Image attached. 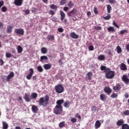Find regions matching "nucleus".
Returning a JSON list of instances; mask_svg holds the SVG:
<instances>
[{
	"instance_id": "nucleus-1",
	"label": "nucleus",
	"mask_w": 129,
	"mask_h": 129,
	"mask_svg": "<svg viewBox=\"0 0 129 129\" xmlns=\"http://www.w3.org/2000/svg\"><path fill=\"white\" fill-rule=\"evenodd\" d=\"M49 99H50L49 95H46L44 98L41 97L38 100L39 105L40 106L42 105L43 107H46L48 105V103H49Z\"/></svg>"
},
{
	"instance_id": "nucleus-2",
	"label": "nucleus",
	"mask_w": 129,
	"mask_h": 129,
	"mask_svg": "<svg viewBox=\"0 0 129 129\" xmlns=\"http://www.w3.org/2000/svg\"><path fill=\"white\" fill-rule=\"evenodd\" d=\"M105 76L107 78V79H112L115 75L114 74V72L111 71V70L109 68H107L106 72L105 73Z\"/></svg>"
},
{
	"instance_id": "nucleus-3",
	"label": "nucleus",
	"mask_w": 129,
	"mask_h": 129,
	"mask_svg": "<svg viewBox=\"0 0 129 129\" xmlns=\"http://www.w3.org/2000/svg\"><path fill=\"white\" fill-rule=\"evenodd\" d=\"M63 112V107L55 106L53 109V113L56 115H60Z\"/></svg>"
},
{
	"instance_id": "nucleus-4",
	"label": "nucleus",
	"mask_w": 129,
	"mask_h": 129,
	"mask_svg": "<svg viewBox=\"0 0 129 129\" xmlns=\"http://www.w3.org/2000/svg\"><path fill=\"white\" fill-rule=\"evenodd\" d=\"M54 89L56 93H58V94H60V93H62V92H64V87H63V86L61 84L55 86Z\"/></svg>"
},
{
	"instance_id": "nucleus-5",
	"label": "nucleus",
	"mask_w": 129,
	"mask_h": 129,
	"mask_svg": "<svg viewBox=\"0 0 129 129\" xmlns=\"http://www.w3.org/2000/svg\"><path fill=\"white\" fill-rule=\"evenodd\" d=\"M15 33L17 34V35H20V36H24L25 34V31L23 29L18 28L15 29Z\"/></svg>"
},
{
	"instance_id": "nucleus-6",
	"label": "nucleus",
	"mask_w": 129,
	"mask_h": 129,
	"mask_svg": "<svg viewBox=\"0 0 129 129\" xmlns=\"http://www.w3.org/2000/svg\"><path fill=\"white\" fill-rule=\"evenodd\" d=\"M121 79H122V81H123V82H124V83H125V84H126V85H128L129 79H128V77H127V76H126V75H123V76L121 78Z\"/></svg>"
},
{
	"instance_id": "nucleus-7",
	"label": "nucleus",
	"mask_w": 129,
	"mask_h": 129,
	"mask_svg": "<svg viewBox=\"0 0 129 129\" xmlns=\"http://www.w3.org/2000/svg\"><path fill=\"white\" fill-rule=\"evenodd\" d=\"M34 69H30L29 74L27 75V76H26L27 79H28V80H31V79H32V77L33 76V75L34 74Z\"/></svg>"
},
{
	"instance_id": "nucleus-8",
	"label": "nucleus",
	"mask_w": 129,
	"mask_h": 129,
	"mask_svg": "<svg viewBox=\"0 0 129 129\" xmlns=\"http://www.w3.org/2000/svg\"><path fill=\"white\" fill-rule=\"evenodd\" d=\"M113 89L115 92H118L119 91V90H120V89H121V85H120L119 83L117 84L113 87Z\"/></svg>"
},
{
	"instance_id": "nucleus-9",
	"label": "nucleus",
	"mask_w": 129,
	"mask_h": 129,
	"mask_svg": "<svg viewBox=\"0 0 129 129\" xmlns=\"http://www.w3.org/2000/svg\"><path fill=\"white\" fill-rule=\"evenodd\" d=\"M24 99H25V101H26V102H30L31 101V100H32V99L31 98V95H30L28 93L25 94Z\"/></svg>"
},
{
	"instance_id": "nucleus-10",
	"label": "nucleus",
	"mask_w": 129,
	"mask_h": 129,
	"mask_svg": "<svg viewBox=\"0 0 129 129\" xmlns=\"http://www.w3.org/2000/svg\"><path fill=\"white\" fill-rule=\"evenodd\" d=\"M14 76H15V74L14 73V72H11L9 74V75L7 76V82H10V81H11V79H12V78H13Z\"/></svg>"
},
{
	"instance_id": "nucleus-11",
	"label": "nucleus",
	"mask_w": 129,
	"mask_h": 129,
	"mask_svg": "<svg viewBox=\"0 0 129 129\" xmlns=\"http://www.w3.org/2000/svg\"><path fill=\"white\" fill-rule=\"evenodd\" d=\"M93 76V74H92L91 72H90L86 75V79H87V80H91Z\"/></svg>"
},
{
	"instance_id": "nucleus-12",
	"label": "nucleus",
	"mask_w": 129,
	"mask_h": 129,
	"mask_svg": "<svg viewBox=\"0 0 129 129\" xmlns=\"http://www.w3.org/2000/svg\"><path fill=\"white\" fill-rule=\"evenodd\" d=\"M104 91L105 93H107L108 95H110L112 92L111 89L109 87H106L104 89Z\"/></svg>"
},
{
	"instance_id": "nucleus-13",
	"label": "nucleus",
	"mask_w": 129,
	"mask_h": 129,
	"mask_svg": "<svg viewBox=\"0 0 129 129\" xmlns=\"http://www.w3.org/2000/svg\"><path fill=\"white\" fill-rule=\"evenodd\" d=\"M14 4L17 7H21L23 5V0H15Z\"/></svg>"
},
{
	"instance_id": "nucleus-14",
	"label": "nucleus",
	"mask_w": 129,
	"mask_h": 129,
	"mask_svg": "<svg viewBox=\"0 0 129 129\" xmlns=\"http://www.w3.org/2000/svg\"><path fill=\"white\" fill-rule=\"evenodd\" d=\"M32 111L34 113H37L39 111V108L35 105H33L31 108Z\"/></svg>"
},
{
	"instance_id": "nucleus-15",
	"label": "nucleus",
	"mask_w": 129,
	"mask_h": 129,
	"mask_svg": "<svg viewBox=\"0 0 129 129\" xmlns=\"http://www.w3.org/2000/svg\"><path fill=\"white\" fill-rule=\"evenodd\" d=\"M64 103V100L63 99H60L56 101V105L57 106H59L60 107H63L62 106V104Z\"/></svg>"
},
{
	"instance_id": "nucleus-16",
	"label": "nucleus",
	"mask_w": 129,
	"mask_h": 129,
	"mask_svg": "<svg viewBox=\"0 0 129 129\" xmlns=\"http://www.w3.org/2000/svg\"><path fill=\"white\" fill-rule=\"evenodd\" d=\"M120 69L123 71H126L127 70V68H126V65L124 63H121L120 64Z\"/></svg>"
},
{
	"instance_id": "nucleus-17",
	"label": "nucleus",
	"mask_w": 129,
	"mask_h": 129,
	"mask_svg": "<svg viewBox=\"0 0 129 129\" xmlns=\"http://www.w3.org/2000/svg\"><path fill=\"white\" fill-rule=\"evenodd\" d=\"M60 15V21H64L65 18L66 17V14L62 10L59 11Z\"/></svg>"
},
{
	"instance_id": "nucleus-18",
	"label": "nucleus",
	"mask_w": 129,
	"mask_h": 129,
	"mask_svg": "<svg viewBox=\"0 0 129 129\" xmlns=\"http://www.w3.org/2000/svg\"><path fill=\"white\" fill-rule=\"evenodd\" d=\"M116 124L117 126H120L121 125L122 126V124H124V121L122 119H119L116 122Z\"/></svg>"
},
{
	"instance_id": "nucleus-19",
	"label": "nucleus",
	"mask_w": 129,
	"mask_h": 129,
	"mask_svg": "<svg viewBox=\"0 0 129 129\" xmlns=\"http://www.w3.org/2000/svg\"><path fill=\"white\" fill-rule=\"evenodd\" d=\"M43 67L45 70H49V69H51V68H52V64H45L44 65H43Z\"/></svg>"
},
{
	"instance_id": "nucleus-20",
	"label": "nucleus",
	"mask_w": 129,
	"mask_h": 129,
	"mask_svg": "<svg viewBox=\"0 0 129 129\" xmlns=\"http://www.w3.org/2000/svg\"><path fill=\"white\" fill-rule=\"evenodd\" d=\"M70 37L73 39H78V38H79V35L76 34L75 32H72L70 34Z\"/></svg>"
},
{
	"instance_id": "nucleus-21",
	"label": "nucleus",
	"mask_w": 129,
	"mask_h": 129,
	"mask_svg": "<svg viewBox=\"0 0 129 129\" xmlns=\"http://www.w3.org/2000/svg\"><path fill=\"white\" fill-rule=\"evenodd\" d=\"M76 13V10H75V9H74L68 13V16L69 17H73V15H75Z\"/></svg>"
},
{
	"instance_id": "nucleus-22",
	"label": "nucleus",
	"mask_w": 129,
	"mask_h": 129,
	"mask_svg": "<svg viewBox=\"0 0 129 129\" xmlns=\"http://www.w3.org/2000/svg\"><path fill=\"white\" fill-rule=\"evenodd\" d=\"M101 125V123H100V121H99V120H98L95 122V128L96 129L99 128Z\"/></svg>"
},
{
	"instance_id": "nucleus-23",
	"label": "nucleus",
	"mask_w": 129,
	"mask_h": 129,
	"mask_svg": "<svg viewBox=\"0 0 129 129\" xmlns=\"http://www.w3.org/2000/svg\"><path fill=\"white\" fill-rule=\"evenodd\" d=\"M13 26L11 25L8 26L7 28V33H8V34H11V33H12L13 31Z\"/></svg>"
},
{
	"instance_id": "nucleus-24",
	"label": "nucleus",
	"mask_w": 129,
	"mask_h": 129,
	"mask_svg": "<svg viewBox=\"0 0 129 129\" xmlns=\"http://www.w3.org/2000/svg\"><path fill=\"white\" fill-rule=\"evenodd\" d=\"M71 104V102L69 101H66V102L63 104V106L64 107H66L67 108H69V107L70 106Z\"/></svg>"
},
{
	"instance_id": "nucleus-25",
	"label": "nucleus",
	"mask_w": 129,
	"mask_h": 129,
	"mask_svg": "<svg viewBox=\"0 0 129 129\" xmlns=\"http://www.w3.org/2000/svg\"><path fill=\"white\" fill-rule=\"evenodd\" d=\"M98 60H99L100 61H104V60H105V56L103 54L98 55Z\"/></svg>"
},
{
	"instance_id": "nucleus-26",
	"label": "nucleus",
	"mask_w": 129,
	"mask_h": 129,
	"mask_svg": "<svg viewBox=\"0 0 129 129\" xmlns=\"http://www.w3.org/2000/svg\"><path fill=\"white\" fill-rule=\"evenodd\" d=\"M3 129H8L9 128V124L6 121H3Z\"/></svg>"
},
{
	"instance_id": "nucleus-27",
	"label": "nucleus",
	"mask_w": 129,
	"mask_h": 129,
	"mask_svg": "<svg viewBox=\"0 0 129 129\" xmlns=\"http://www.w3.org/2000/svg\"><path fill=\"white\" fill-rule=\"evenodd\" d=\"M48 57L46 55H42L40 57V62H43V61H47Z\"/></svg>"
},
{
	"instance_id": "nucleus-28",
	"label": "nucleus",
	"mask_w": 129,
	"mask_h": 129,
	"mask_svg": "<svg viewBox=\"0 0 129 129\" xmlns=\"http://www.w3.org/2000/svg\"><path fill=\"white\" fill-rule=\"evenodd\" d=\"M116 51L118 54H120L121 52H122V50L121 49V47H120L119 45H118L116 47Z\"/></svg>"
},
{
	"instance_id": "nucleus-29",
	"label": "nucleus",
	"mask_w": 129,
	"mask_h": 129,
	"mask_svg": "<svg viewBox=\"0 0 129 129\" xmlns=\"http://www.w3.org/2000/svg\"><path fill=\"white\" fill-rule=\"evenodd\" d=\"M46 39L48 41H54V40H55V37L53 35H48L46 37Z\"/></svg>"
},
{
	"instance_id": "nucleus-30",
	"label": "nucleus",
	"mask_w": 129,
	"mask_h": 129,
	"mask_svg": "<svg viewBox=\"0 0 129 129\" xmlns=\"http://www.w3.org/2000/svg\"><path fill=\"white\" fill-rule=\"evenodd\" d=\"M31 99H36L38 97V94L37 93H32L30 96Z\"/></svg>"
},
{
	"instance_id": "nucleus-31",
	"label": "nucleus",
	"mask_w": 129,
	"mask_h": 129,
	"mask_svg": "<svg viewBox=\"0 0 129 129\" xmlns=\"http://www.w3.org/2000/svg\"><path fill=\"white\" fill-rule=\"evenodd\" d=\"M17 49L18 53L19 54L22 53V52H23V47H22L21 45H18Z\"/></svg>"
},
{
	"instance_id": "nucleus-32",
	"label": "nucleus",
	"mask_w": 129,
	"mask_h": 129,
	"mask_svg": "<svg viewBox=\"0 0 129 129\" xmlns=\"http://www.w3.org/2000/svg\"><path fill=\"white\" fill-rule=\"evenodd\" d=\"M100 98L101 100H102V101H104V100L106 99V96L104 94H101L100 95Z\"/></svg>"
},
{
	"instance_id": "nucleus-33",
	"label": "nucleus",
	"mask_w": 129,
	"mask_h": 129,
	"mask_svg": "<svg viewBox=\"0 0 129 129\" xmlns=\"http://www.w3.org/2000/svg\"><path fill=\"white\" fill-rule=\"evenodd\" d=\"M100 70L101 71H104V73L106 72V70H107V68L104 66H101Z\"/></svg>"
},
{
	"instance_id": "nucleus-34",
	"label": "nucleus",
	"mask_w": 129,
	"mask_h": 129,
	"mask_svg": "<svg viewBox=\"0 0 129 129\" xmlns=\"http://www.w3.org/2000/svg\"><path fill=\"white\" fill-rule=\"evenodd\" d=\"M121 129H129V125L127 124H123L121 126Z\"/></svg>"
},
{
	"instance_id": "nucleus-35",
	"label": "nucleus",
	"mask_w": 129,
	"mask_h": 129,
	"mask_svg": "<svg viewBox=\"0 0 129 129\" xmlns=\"http://www.w3.org/2000/svg\"><path fill=\"white\" fill-rule=\"evenodd\" d=\"M64 126H65V122H64V121L60 122L59 123V127H60V128H62V127H64Z\"/></svg>"
},
{
	"instance_id": "nucleus-36",
	"label": "nucleus",
	"mask_w": 129,
	"mask_h": 129,
	"mask_svg": "<svg viewBox=\"0 0 129 129\" xmlns=\"http://www.w3.org/2000/svg\"><path fill=\"white\" fill-rule=\"evenodd\" d=\"M37 71L40 73L43 72L44 71V70L43 69V68H42V66H39L37 68Z\"/></svg>"
},
{
	"instance_id": "nucleus-37",
	"label": "nucleus",
	"mask_w": 129,
	"mask_h": 129,
	"mask_svg": "<svg viewBox=\"0 0 129 129\" xmlns=\"http://www.w3.org/2000/svg\"><path fill=\"white\" fill-rule=\"evenodd\" d=\"M41 52L42 54H46L47 53V48L45 47H42L41 49Z\"/></svg>"
},
{
	"instance_id": "nucleus-38",
	"label": "nucleus",
	"mask_w": 129,
	"mask_h": 129,
	"mask_svg": "<svg viewBox=\"0 0 129 129\" xmlns=\"http://www.w3.org/2000/svg\"><path fill=\"white\" fill-rule=\"evenodd\" d=\"M108 32H115V29H114V28H113V27H109L107 29Z\"/></svg>"
},
{
	"instance_id": "nucleus-39",
	"label": "nucleus",
	"mask_w": 129,
	"mask_h": 129,
	"mask_svg": "<svg viewBox=\"0 0 129 129\" xmlns=\"http://www.w3.org/2000/svg\"><path fill=\"white\" fill-rule=\"evenodd\" d=\"M104 20H105L106 21L110 20V19H111V16L110 14H108L107 16L103 17Z\"/></svg>"
},
{
	"instance_id": "nucleus-40",
	"label": "nucleus",
	"mask_w": 129,
	"mask_h": 129,
	"mask_svg": "<svg viewBox=\"0 0 129 129\" xmlns=\"http://www.w3.org/2000/svg\"><path fill=\"white\" fill-rule=\"evenodd\" d=\"M67 5L70 8H73V7H74V4H73V3H72L71 1H70L69 3H68Z\"/></svg>"
},
{
	"instance_id": "nucleus-41",
	"label": "nucleus",
	"mask_w": 129,
	"mask_h": 129,
	"mask_svg": "<svg viewBox=\"0 0 129 129\" xmlns=\"http://www.w3.org/2000/svg\"><path fill=\"white\" fill-rule=\"evenodd\" d=\"M66 4H67V1L66 0H61L59 3L60 6H63Z\"/></svg>"
},
{
	"instance_id": "nucleus-42",
	"label": "nucleus",
	"mask_w": 129,
	"mask_h": 129,
	"mask_svg": "<svg viewBox=\"0 0 129 129\" xmlns=\"http://www.w3.org/2000/svg\"><path fill=\"white\" fill-rule=\"evenodd\" d=\"M107 10L108 14H110V12H111V6L110 5H107Z\"/></svg>"
},
{
	"instance_id": "nucleus-43",
	"label": "nucleus",
	"mask_w": 129,
	"mask_h": 129,
	"mask_svg": "<svg viewBox=\"0 0 129 129\" xmlns=\"http://www.w3.org/2000/svg\"><path fill=\"white\" fill-rule=\"evenodd\" d=\"M1 11L3 12V13H6V12L8 11V8H7L6 6H4L2 8Z\"/></svg>"
},
{
	"instance_id": "nucleus-44",
	"label": "nucleus",
	"mask_w": 129,
	"mask_h": 129,
	"mask_svg": "<svg viewBox=\"0 0 129 129\" xmlns=\"http://www.w3.org/2000/svg\"><path fill=\"white\" fill-rule=\"evenodd\" d=\"M58 7H57V6L54 5V4H52L50 6V9H51L52 10H57V8Z\"/></svg>"
},
{
	"instance_id": "nucleus-45",
	"label": "nucleus",
	"mask_w": 129,
	"mask_h": 129,
	"mask_svg": "<svg viewBox=\"0 0 129 129\" xmlns=\"http://www.w3.org/2000/svg\"><path fill=\"white\" fill-rule=\"evenodd\" d=\"M123 115L127 116L129 115V110H126L125 111L123 112Z\"/></svg>"
},
{
	"instance_id": "nucleus-46",
	"label": "nucleus",
	"mask_w": 129,
	"mask_h": 129,
	"mask_svg": "<svg viewBox=\"0 0 129 129\" xmlns=\"http://www.w3.org/2000/svg\"><path fill=\"white\" fill-rule=\"evenodd\" d=\"M94 29L97 31H100V30H102V27H101V26H95Z\"/></svg>"
},
{
	"instance_id": "nucleus-47",
	"label": "nucleus",
	"mask_w": 129,
	"mask_h": 129,
	"mask_svg": "<svg viewBox=\"0 0 129 129\" xmlns=\"http://www.w3.org/2000/svg\"><path fill=\"white\" fill-rule=\"evenodd\" d=\"M111 98H117V94L116 93H113L111 95Z\"/></svg>"
},
{
	"instance_id": "nucleus-48",
	"label": "nucleus",
	"mask_w": 129,
	"mask_h": 129,
	"mask_svg": "<svg viewBox=\"0 0 129 129\" xmlns=\"http://www.w3.org/2000/svg\"><path fill=\"white\" fill-rule=\"evenodd\" d=\"M5 26V24L4 23H3L2 21H0V30H2V29H4V27Z\"/></svg>"
},
{
	"instance_id": "nucleus-49",
	"label": "nucleus",
	"mask_w": 129,
	"mask_h": 129,
	"mask_svg": "<svg viewBox=\"0 0 129 129\" xmlns=\"http://www.w3.org/2000/svg\"><path fill=\"white\" fill-rule=\"evenodd\" d=\"M48 14L49 15H51V16H54V15H55V12L54 11L51 10L48 12Z\"/></svg>"
},
{
	"instance_id": "nucleus-50",
	"label": "nucleus",
	"mask_w": 129,
	"mask_h": 129,
	"mask_svg": "<svg viewBox=\"0 0 129 129\" xmlns=\"http://www.w3.org/2000/svg\"><path fill=\"white\" fill-rule=\"evenodd\" d=\"M6 56L7 58H11L12 57V53H6Z\"/></svg>"
},
{
	"instance_id": "nucleus-51",
	"label": "nucleus",
	"mask_w": 129,
	"mask_h": 129,
	"mask_svg": "<svg viewBox=\"0 0 129 129\" xmlns=\"http://www.w3.org/2000/svg\"><path fill=\"white\" fill-rule=\"evenodd\" d=\"M94 12L95 15H97L98 14V11L97 10V8L94 7Z\"/></svg>"
},
{
	"instance_id": "nucleus-52",
	"label": "nucleus",
	"mask_w": 129,
	"mask_h": 129,
	"mask_svg": "<svg viewBox=\"0 0 129 129\" xmlns=\"http://www.w3.org/2000/svg\"><path fill=\"white\" fill-rule=\"evenodd\" d=\"M2 78L3 80V81H7V79L8 78V76H2Z\"/></svg>"
},
{
	"instance_id": "nucleus-53",
	"label": "nucleus",
	"mask_w": 129,
	"mask_h": 129,
	"mask_svg": "<svg viewBox=\"0 0 129 129\" xmlns=\"http://www.w3.org/2000/svg\"><path fill=\"white\" fill-rule=\"evenodd\" d=\"M124 33H127V30H123L120 31V34L121 35H123V34H124Z\"/></svg>"
},
{
	"instance_id": "nucleus-54",
	"label": "nucleus",
	"mask_w": 129,
	"mask_h": 129,
	"mask_svg": "<svg viewBox=\"0 0 129 129\" xmlns=\"http://www.w3.org/2000/svg\"><path fill=\"white\" fill-rule=\"evenodd\" d=\"M89 51H93L94 50V47L93 45H90L89 46Z\"/></svg>"
},
{
	"instance_id": "nucleus-55",
	"label": "nucleus",
	"mask_w": 129,
	"mask_h": 129,
	"mask_svg": "<svg viewBox=\"0 0 129 129\" xmlns=\"http://www.w3.org/2000/svg\"><path fill=\"white\" fill-rule=\"evenodd\" d=\"M71 121L72 122H73L74 123H75V122H77V119H76V118H72L71 119Z\"/></svg>"
},
{
	"instance_id": "nucleus-56",
	"label": "nucleus",
	"mask_w": 129,
	"mask_h": 129,
	"mask_svg": "<svg viewBox=\"0 0 129 129\" xmlns=\"http://www.w3.org/2000/svg\"><path fill=\"white\" fill-rule=\"evenodd\" d=\"M92 111H94L95 112V111H96V110H97V107H96V106H94L92 107Z\"/></svg>"
},
{
	"instance_id": "nucleus-57",
	"label": "nucleus",
	"mask_w": 129,
	"mask_h": 129,
	"mask_svg": "<svg viewBox=\"0 0 129 129\" xmlns=\"http://www.w3.org/2000/svg\"><path fill=\"white\" fill-rule=\"evenodd\" d=\"M0 63L1 66H3V65L5 64V61H4V60H3V59L0 58Z\"/></svg>"
},
{
	"instance_id": "nucleus-58",
	"label": "nucleus",
	"mask_w": 129,
	"mask_h": 129,
	"mask_svg": "<svg viewBox=\"0 0 129 129\" xmlns=\"http://www.w3.org/2000/svg\"><path fill=\"white\" fill-rule=\"evenodd\" d=\"M57 31H58L59 32V33H62V32L64 31V30L62 28H58L57 29Z\"/></svg>"
},
{
	"instance_id": "nucleus-59",
	"label": "nucleus",
	"mask_w": 129,
	"mask_h": 129,
	"mask_svg": "<svg viewBox=\"0 0 129 129\" xmlns=\"http://www.w3.org/2000/svg\"><path fill=\"white\" fill-rule=\"evenodd\" d=\"M113 26H114L115 27H116L117 28V29L119 28V26H118V25L117 24H116V23H115V22L113 21Z\"/></svg>"
},
{
	"instance_id": "nucleus-60",
	"label": "nucleus",
	"mask_w": 129,
	"mask_h": 129,
	"mask_svg": "<svg viewBox=\"0 0 129 129\" xmlns=\"http://www.w3.org/2000/svg\"><path fill=\"white\" fill-rule=\"evenodd\" d=\"M4 1H0V9L1 8H2V7H3V6H4Z\"/></svg>"
},
{
	"instance_id": "nucleus-61",
	"label": "nucleus",
	"mask_w": 129,
	"mask_h": 129,
	"mask_svg": "<svg viewBox=\"0 0 129 129\" xmlns=\"http://www.w3.org/2000/svg\"><path fill=\"white\" fill-rule=\"evenodd\" d=\"M76 117H78V118H79V119H81V116H80V115H79V114L77 113L76 114Z\"/></svg>"
},
{
	"instance_id": "nucleus-62",
	"label": "nucleus",
	"mask_w": 129,
	"mask_h": 129,
	"mask_svg": "<svg viewBox=\"0 0 129 129\" xmlns=\"http://www.w3.org/2000/svg\"><path fill=\"white\" fill-rule=\"evenodd\" d=\"M68 10H69V8L68 7H63V11H64V12H67Z\"/></svg>"
},
{
	"instance_id": "nucleus-63",
	"label": "nucleus",
	"mask_w": 129,
	"mask_h": 129,
	"mask_svg": "<svg viewBox=\"0 0 129 129\" xmlns=\"http://www.w3.org/2000/svg\"><path fill=\"white\" fill-rule=\"evenodd\" d=\"M109 2L111 4H115V0H109Z\"/></svg>"
},
{
	"instance_id": "nucleus-64",
	"label": "nucleus",
	"mask_w": 129,
	"mask_h": 129,
	"mask_svg": "<svg viewBox=\"0 0 129 129\" xmlns=\"http://www.w3.org/2000/svg\"><path fill=\"white\" fill-rule=\"evenodd\" d=\"M125 47H126V49L127 51H129V44H126L125 45Z\"/></svg>"
}]
</instances>
